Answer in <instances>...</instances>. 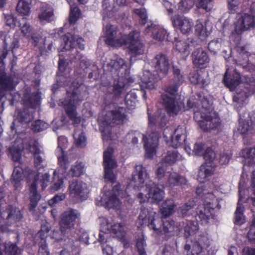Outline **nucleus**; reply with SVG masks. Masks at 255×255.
<instances>
[{"mask_svg": "<svg viewBox=\"0 0 255 255\" xmlns=\"http://www.w3.org/2000/svg\"><path fill=\"white\" fill-rule=\"evenodd\" d=\"M196 192L203 201V204L199 205L197 209V217L203 224L207 223L208 220L213 218L214 210L220 208L219 200L213 194L203 189L202 187H198Z\"/></svg>", "mask_w": 255, "mask_h": 255, "instance_id": "1a4fd4ad", "label": "nucleus"}, {"mask_svg": "<svg viewBox=\"0 0 255 255\" xmlns=\"http://www.w3.org/2000/svg\"><path fill=\"white\" fill-rule=\"evenodd\" d=\"M113 0H103L102 2V14L104 21L108 18H112L119 8L113 4Z\"/></svg>", "mask_w": 255, "mask_h": 255, "instance_id": "7c9ffc66", "label": "nucleus"}, {"mask_svg": "<svg viewBox=\"0 0 255 255\" xmlns=\"http://www.w3.org/2000/svg\"><path fill=\"white\" fill-rule=\"evenodd\" d=\"M215 167V165H208L207 163L202 164L199 170L197 180L201 183L204 182L213 174Z\"/></svg>", "mask_w": 255, "mask_h": 255, "instance_id": "473e14b6", "label": "nucleus"}, {"mask_svg": "<svg viewBox=\"0 0 255 255\" xmlns=\"http://www.w3.org/2000/svg\"><path fill=\"white\" fill-rule=\"evenodd\" d=\"M187 181L185 177L180 176L176 172L170 174L167 182V186L172 188L176 186L186 184Z\"/></svg>", "mask_w": 255, "mask_h": 255, "instance_id": "4c0bfd02", "label": "nucleus"}, {"mask_svg": "<svg viewBox=\"0 0 255 255\" xmlns=\"http://www.w3.org/2000/svg\"><path fill=\"white\" fill-rule=\"evenodd\" d=\"M136 99V95L134 92L130 91L128 93L125 97V103L127 108L129 109L134 108L137 102Z\"/></svg>", "mask_w": 255, "mask_h": 255, "instance_id": "de8ad7c7", "label": "nucleus"}, {"mask_svg": "<svg viewBox=\"0 0 255 255\" xmlns=\"http://www.w3.org/2000/svg\"><path fill=\"white\" fill-rule=\"evenodd\" d=\"M5 22L7 25L11 28H14L17 24L16 18L12 14H7L5 16Z\"/></svg>", "mask_w": 255, "mask_h": 255, "instance_id": "69168bd1", "label": "nucleus"}, {"mask_svg": "<svg viewBox=\"0 0 255 255\" xmlns=\"http://www.w3.org/2000/svg\"><path fill=\"white\" fill-rule=\"evenodd\" d=\"M31 42L35 46H39L40 44L44 43V40L39 35H36L34 33L30 36V38H28Z\"/></svg>", "mask_w": 255, "mask_h": 255, "instance_id": "774afa93", "label": "nucleus"}, {"mask_svg": "<svg viewBox=\"0 0 255 255\" xmlns=\"http://www.w3.org/2000/svg\"><path fill=\"white\" fill-rule=\"evenodd\" d=\"M186 133V128L184 126H179L174 130V133L170 134L171 137L170 145L173 147L176 148L181 144V137L184 135Z\"/></svg>", "mask_w": 255, "mask_h": 255, "instance_id": "c9c22d12", "label": "nucleus"}, {"mask_svg": "<svg viewBox=\"0 0 255 255\" xmlns=\"http://www.w3.org/2000/svg\"><path fill=\"white\" fill-rule=\"evenodd\" d=\"M19 26L22 35L27 39L30 38V36L34 33V30L27 20L25 18H23L19 22Z\"/></svg>", "mask_w": 255, "mask_h": 255, "instance_id": "a18cd8bd", "label": "nucleus"}, {"mask_svg": "<svg viewBox=\"0 0 255 255\" xmlns=\"http://www.w3.org/2000/svg\"><path fill=\"white\" fill-rule=\"evenodd\" d=\"M75 144L78 147H83L87 144V138L83 130L76 128L73 134Z\"/></svg>", "mask_w": 255, "mask_h": 255, "instance_id": "ea45409f", "label": "nucleus"}, {"mask_svg": "<svg viewBox=\"0 0 255 255\" xmlns=\"http://www.w3.org/2000/svg\"><path fill=\"white\" fill-rule=\"evenodd\" d=\"M173 72L176 85L168 86L166 88L165 93L162 96L165 109L170 116L177 115L183 107L182 102L177 100L176 94L177 91V87L185 81L184 76L177 66L173 67Z\"/></svg>", "mask_w": 255, "mask_h": 255, "instance_id": "39448f33", "label": "nucleus"}, {"mask_svg": "<svg viewBox=\"0 0 255 255\" xmlns=\"http://www.w3.org/2000/svg\"><path fill=\"white\" fill-rule=\"evenodd\" d=\"M48 127V124L42 121H35L31 126V129L35 132H40L46 129Z\"/></svg>", "mask_w": 255, "mask_h": 255, "instance_id": "5fc2aeb1", "label": "nucleus"}, {"mask_svg": "<svg viewBox=\"0 0 255 255\" xmlns=\"http://www.w3.org/2000/svg\"><path fill=\"white\" fill-rule=\"evenodd\" d=\"M16 85L12 77H0V100L6 92L13 90Z\"/></svg>", "mask_w": 255, "mask_h": 255, "instance_id": "2f4dec72", "label": "nucleus"}, {"mask_svg": "<svg viewBox=\"0 0 255 255\" xmlns=\"http://www.w3.org/2000/svg\"><path fill=\"white\" fill-rule=\"evenodd\" d=\"M182 159V156L179 155L176 150L168 151L166 154L163 156L162 161L164 163L171 165L177 161Z\"/></svg>", "mask_w": 255, "mask_h": 255, "instance_id": "c03bdc74", "label": "nucleus"}, {"mask_svg": "<svg viewBox=\"0 0 255 255\" xmlns=\"http://www.w3.org/2000/svg\"><path fill=\"white\" fill-rule=\"evenodd\" d=\"M221 46V41L219 40H214L210 42L208 44V48L209 50L214 53H216L217 51L220 49Z\"/></svg>", "mask_w": 255, "mask_h": 255, "instance_id": "0e129e2a", "label": "nucleus"}, {"mask_svg": "<svg viewBox=\"0 0 255 255\" xmlns=\"http://www.w3.org/2000/svg\"><path fill=\"white\" fill-rule=\"evenodd\" d=\"M62 40L64 42V45H61L60 47L61 50L62 51L74 50L76 45L79 46L80 49H84V40L77 35L68 33L63 37Z\"/></svg>", "mask_w": 255, "mask_h": 255, "instance_id": "b1692460", "label": "nucleus"}, {"mask_svg": "<svg viewBox=\"0 0 255 255\" xmlns=\"http://www.w3.org/2000/svg\"><path fill=\"white\" fill-rule=\"evenodd\" d=\"M105 113L106 111L103 112L102 115L105 117H100L99 121L103 139L108 140L112 139L111 132L109 130L110 125L112 124H122L126 121L127 117L125 109L123 108H116L106 114Z\"/></svg>", "mask_w": 255, "mask_h": 255, "instance_id": "9d476101", "label": "nucleus"}, {"mask_svg": "<svg viewBox=\"0 0 255 255\" xmlns=\"http://www.w3.org/2000/svg\"><path fill=\"white\" fill-rule=\"evenodd\" d=\"M54 16L53 9L52 6L46 3H42L38 18L40 22H50Z\"/></svg>", "mask_w": 255, "mask_h": 255, "instance_id": "cd10ccee", "label": "nucleus"}, {"mask_svg": "<svg viewBox=\"0 0 255 255\" xmlns=\"http://www.w3.org/2000/svg\"><path fill=\"white\" fill-rule=\"evenodd\" d=\"M198 97L201 106L199 105L197 108L194 107L195 103L189 100L187 104V109L194 108V119L203 130L211 131L214 129L219 130L221 125V120L218 114L211 109L212 100L207 97L203 96L201 93L199 94Z\"/></svg>", "mask_w": 255, "mask_h": 255, "instance_id": "7ed1b4c3", "label": "nucleus"}, {"mask_svg": "<svg viewBox=\"0 0 255 255\" xmlns=\"http://www.w3.org/2000/svg\"><path fill=\"white\" fill-rule=\"evenodd\" d=\"M209 245V240L206 236L201 237L198 241L196 245H195L194 248H198L196 254H198L202 252V249L208 247Z\"/></svg>", "mask_w": 255, "mask_h": 255, "instance_id": "3c124183", "label": "nucleus"}, {"mask_svg": "<svg viewBox=\"0 0 255 255\" xmlns=\"http://www.w3.org/2000/svg\"><path fill=\"white\" fill-rule=\"evenodd\" d=\"M68 190L71 198L75 200H84L88 194L87 184L82 181L73 180L70 182Z\"/></svg>", "mask_w": 255, "mask_h": 255, "instance_id": "412c9836", "label": "nucleus"}, {"mask_svg": "<svg viewBox=\"0 0 255 255\" xmlns=\"http://www.w3.org/2000/svg\"><path fill=\"white\" fill-rule=\"evenodd\" d=\"M174 46L183 59H186L190 53V45L184 40L176 39Z\"/></svg>", "mask_w": 255, "mask_h": 255, "instance_id": "58836bf2", "label": "nucleus"}, {"mask_svg": "<svg viewBox=\"0 0 255 255\" xmlns=\"http://www.w3.org/2000/svg\"><path fill=\"white\" fill-rule=\"evenodd\" d=\"M215 167V165H208L207 163L202 164L199 170L197 180L201 183L204 182L213 174Z\"/></svg>", "mask_w": 255, "mask_h": 255, "instance_id": "72a5a7b5", "label": "nucleus"}, {"mask_svg": "<svg viewBox=\"0 0 255 255\" xmlns=\"http://www.w3.org/2000/svg\"><path fill=\"white\" fill-rule=\"evenodd\" d=\"M130 184L138 191L137 198L140 203L149 200L153 203H158L164 197V191L148 180L146 169L141 165L135 166Z\"/></svg>", "mask_w": 255, "mask_h": 255, "instance_id": "f03ea898", "label": "nucleus"}, {"mask_svg": "<svg viewBox=\"0 0 255 255\" xmlns=\"http://www.w3.org/2000/svg\"><path fill=\"white\" fill-rule=\"evenodd\" d=\"M50 230L48 223L45 222L41 225V229L36 235L37 239L39 240H46Z\"/></svg>", "mask_w": 255, "mask_h": 255, "instance_id": "864d4df0", "label": "nucleus"}, {"mask_svg": "<svg viewBox=\"0 0 255 255\" xmlns=\"http://www.w3.org/2000/svg\"><path fill=\"white\" fill-rule=\"evenodd\" d=\"M85 172L84 164L81 162H76L71 166L69 174L72 176L78 177Z\"/></svg>", "mask_w": 255, "mask_h": 255, "instance_id": "49530a36", "label": "nucleus"}, {"mask_svg": "<svg viewBox=\"0 0 255 255\" xmlns=\"http://www.w3.org/2000/svg\"><path fill=\"white\" fill-rule=\"evenodd\" d=\"M29 150L33 154L35 167L38 169L43 167V153L39 143L35 141H31Z\"/></svg>", "mask_w": 255, "mask_h": 255, "instance_id": "a878e982", "label": "nucleus"}, {"mask_svg": "<svg viewBox=\"0 0 255 255\" xmlns=\"http://www.w3.org/2000/svg\"><path fill=\"white\" fill-rule=\"evenodd\" d=\"M70 88L72 91V92L70 91H67L70 99L62 101L61 104L65 107L69 118L73 121L74 123H78L80 122V118L76 117L75 108L79 102L83 100V98L81 96L78 87L72 85Z\"/></svg>", "mask_w": 255, "mask_h": 255, "instance_id": "4468645a", "label": "nucleus"}, {"mask_svg": "<svg viewBox=\"0 0 255 255\" xmlns=\"http://www.w3.org/2000/svg\"><path fill=\"white\" fill-rule=\"evenodd\" d=\"M232 156V153L230 150H226L220 153L219 158V162L221 165H227L229 163Z\"/></svg>", "mask_w": 255, "mask_h": 255, "instance_id": "6e6d98bb", "label": "nucleus"}, {"mask_svg": "<svg viewBox=\"0 0 255 255\" xmlns=\"http://www.w3.org/2000/svg\"><path fill=\"white\" fill-rule=\"evenodd\" d=\"M240 75L235 69L228 68L224 77V81L231 91L236 89L233 100L237 108L246 104L249 97L255 93V82L243 83L241 82Z\"/></svg>", "mask_w": 255, "mask_h": 255, "instance_id": "20e7f679", "label": "nucleus"}, {"mask_svg": "<svg viewBox=\"0 0 255 255\" xmlns=\"http://www.w3.org/2000/svg\"><path fill=\"white\" fill-rule=\"evenodd\" d=\"M167 170V166L164 163L160 162L157 165V168L155 171V175L158 179H162L165 175Z\"/></svg>", "mask_w": 255, "mask_h": 255, "instance_id": "052dcab7", "label": "nucleus"}, {"mask_svg": "<svg viewBox=\"0 0 255 255\" xmlns=\"http://www.w3.org/2000/svg\"><path fill=\"white\" fill-rule=\"evenodd\" d=\"M203 156L206 160V163H207L208 165L212 164L216 165L213 162L216 157V154L211 148L208 147L206 149Z\"/></svg>", "mask_w": 255, "mask_h": 255, "instance_id": "603ef678", "label": "nucleus"}, {"mask_svg": "<svg viewBox=\"0 0 255 255\" xmlns=\"http://www.w3.org/2000/svg\"><path fill=\"white\" fill-rule=\"evenodd\" d=\"M190 81L195 84H199L202 86H204L207 84L205 83V81L201 77V76L196 72L191 73L189 76Z\"/></svg>", "mask_w": 255, "mask_h": 255, "instance_id": "13d9d810", "label": "nucleus"}, {"mask_svg": "<svg viewBox=\"0 0 255 255\" xmlns=\"http://www.w3.org/2000/svg\"><path fill=\"white\" fill-rule=\"evenodd\" d=\"M103 66L105 71L115 73L120 77L113 89L114 96L118 97L125 91L128 85L130 64H127L123 59L119 58L107 62Z\"/></svg>", "mask_w": 255, "mask_h": 255, "instance_id": "423d86ee", "label": "nucleus"}, {"mask_svg": "<svg viewBox=\"0 0 255 255\" xmlns=\"http://www.w3.org/2000/svg\"><path fill=\"white\" fill-rule=\"evenodd\" d=\"M25 176L27 182L29 185V200L30 201L29 209L32 211L36 207L41 196L37 190L38 183H41L43 190L48 185L50 178L48 173L41 174L36 171H33L29 169L24 170L21 167H15L12 175V182L15 189H18L20 187V181Z\"/></svg>", "mask_w": 255, "mask_h": 255, "instance_id": "f257e3e1", "label": "nucleus"}, {"mask_svg": "<svg viewBox=\"0 0 255 255\" xmlns=\"http://www.w3.org/2000/svg\"><path fill=\"white\" fill-rule=\"evenodd\" d=\"M68 146V141L65 136H60L58 139V147L56 149V155L57 157L60 167L53 172L52 182L50 187L52 192H55L65 187L63 178H66L65 171L67 165L70 163L64 154V150Z\"/></svg>", "mask_w": 255, "mask_h": 255, "instance_id": "0eeeda50", "label": "nucleus"}, {"mask_svg": "<svg viewBox=\"0 0 255 255\" xmlns=\"http://www.w3.org/2000/svg\"><path fill=\"white\" fill-rule=\"evenodd\" d=\"M38 240V239H36V242H38L39 246V255H49V252L48 250L47 244H46V240H40V241Z\"/></svg>", "mask_w": 255, "mask_h": 255, "instance_id": "680f3d73", "label": "nucleus"}, {"mask_svg": "<svg viewBox=\"0 0 255 255\" xmlns=\"http://www.w3.org/2000/svg\"><path fill=\"white\" fill-rule=\"evenodd\" d=\"M17 146L16 144L15 143L12 147L9 148V151L13 160L15 162H19L21 158V152L23 147L22 145L17 148Z\"/></svg>", "mask_w": 255, "mask_h": 255, "instance_id": "8fccbe9b", "label": "nucleus"}, {"mask_svg": "<svg viewBox=\"0 0 255 255\" xmlns=\"http://www.w3.org/2000/svg\"><path fill=\"white\" fill-rule=\"evenodd\" d=\"M175 205L172 199H169L164 202L160 209L161 213L164 218H166L173 213Z\"/></svg>", "mask_w": 255, "mask_h": 255, "instance_id": "79ce46f5", "label": "nucleus"}, {"mask_svg": "<svg viewBox=\"0 0 255 255\" xmlns=\"http://www.w3.org/2000/svg\"><path fill=\"white\" fill-rule=\"evenodd\" d=\"M149 117V125L150 127H152L155 124V121L160 122L164 118L165 116L162 115L161 110L158 112L156 115V118L148 116Z\"/></svg>", "mask_w": 255, "mask_h": 255, "instance_id": "338daca9", "label": "nucleus"}, {"mask_svg": "<svg viewBox=\"0 0 255 255\" xmlns=\"http://www.w3.org/2000/svg\"><path fill=\"white\" fill-rule=\"evenodd\" d=\"M247 174L245 172V167L244 168L243 174L241 176L239 183V199L237 207L235 212L234 223L235 225L241 226L246 222V217L244 214V207L241 203L245 198L246 190L245 188L246 187V179Z\"/></svg>", "mask_w": 255, "mask_h": 255, "instance_id": "2eb2a0df", "label": "nucleus"}, {"mask_svg": "<svg viewBox=\"0 0 255 255\" xmlns=\"http://www.w3.org/2000/svg\"><path fill=\"white\" fill-rule=\"evenodd\" d=\"M194 3L195 0H181L178 3V10L187 12L192 8ZM195 4L197 8L206 12L210 11L213 6L212 0H197Z\"/></svg>", "mask_w": 255, "mask_h": 255, "instance_id": "aec40b11", "label": "nucleus"}, {"mask_svg": "<svg viewBox=\"0 0 255 255\" xmlns=\"http://www.w3.org/2000/svg\"><path fill=\"white\" fill-rule=\"evenodd\" d=\"M126 43L123 45H126L131 55V57H136L143 55L144 53V45L140 40V34L136 31L130 32L128 36H126Z\"/></svg>", "mask_w": 255, "mask_h": 255, "instance_id": "f3484780", "label": "nucleus"}, {"mask_svg": "<svg viewBox=\"0 0 255 255\" xmlns=\"http://www.w3.org/2000/svg\"><path fill=\"white\" fill-rule=\"evenodd\" d=\"M163 4L168 12V16L170 17L173 25L175 29L180 30L183 34L189 33L192 30L194 22L191 19L183 15L173 16L176 11L181 12L178 10V8H177L174 4L167 0H164Z\"/></svg>", "mask_w": 255, "mask_h": 255, "instance_id": "f8f14e48", "label": "nucleus"}, {"mask_svg": "<svg viewBox=\"0 0 255 255\" xmlns=\"http://www.w3.org/2000/svg\"><path fill=\"white\" fill-rule=\"evenodd\" d=\"M121 187V185L118 184L112 190L108 191L107 190L106 187H104L101 199V204L108 209H119L121 207V202L117 198V195H118L122 198L128 196L125 191L120 190Z\"/></svg>", "mask_w": 255, "mask_h": 255, "instance_id": "ddd939ff", "label": "nucleus"}, {"mask_svg": "<svg viewBox=\"0 0 255 255\" xmlns=\"http://www.w3.org/2000/svg\"><path fill=\"white\" fill-rule=\"evenodd\" d=\"M79 217V214L76 210L70 209L66 211L63 214L60 222L62 233L70 231Z\"/></svg>", "mask_w": 255, "mask_h": 255, "instance_id": "4be33fe9", "label": "nucleus"}, {"mask_svg": "<svg viewBox=\"0 0 255 255\" xmlns=\"http://www.w3.org/2000/svg\"><path fill=\"white\" fill-rule=\"evenodd\" d=\"M70 13L69 16V22L74 24L80 17L81 12L79 8L72 5V1H70Z\"/></svg>", "mask_w": 255, "mask_h": 255, "instance_id": "09e8293b", "label": "nucleus"}, {"mask_svg": "<svg viewBox=\"0 0 255 255\" xmlns=\"http://www.w3.org/2000/svg\"><path fill=\"white\" fill-rule=\"evenodd\" d=\"M240 155L246 159L255 158V147L245 148L240 152Z\"/></svg>", "mask_w": 255, "mask_h": 255, "instance_id": "bf43d9fd", "label": "nucleus"}, {"mask_svg": "<svg viewBox=\"0 0 255 255\" xmlns=\"http://www.w3.org/2000/svg\"><path fill=\"white\" fill-rule=\"evenodd\" d=\"M195 28L197 34L202 40H205L211 31V26L206 21L197 20Z\"/></svg>", "mask_w": 255, "mask_h": 255, "instance_id": "c85d7f7f", "label": "nucleus"}, {"mask_svg": "<svg viewBox=\"0 0 255 255\" xmlns=\"http://www.w3.org/2000/svg\"><path fill=\"white\" fill-rule=\"evenodd\" d=\"M255 25V18L248 14L244 13L235 23L230 38L232 39L239 38L244 31L254 27Z\"/></svg>", "mask_w": 255, "mask_h": 255, "instance_id": "a211bd4d", "label": "nucleus"}, {"mask_svg": "<svg viewBox=\"0 0 255 255\" xmlns=\"http://www.w3.org/2000/svg\"><path fill=\"white\" fill-rule=\"evenodd\" d=\"M100 230L99 241L102 244L107 242L110 234L123 239L126 235V227L124 223H117L111 218H99Z\"/></svg>", "mask_w": 255, "mask_h": 255, "instance_id": "9b49d317", "label": "nucleus"}, {"mask_svg": "<svg viewBox=\"0 0 255 255\" xmlns=\"http://www.w3.org/2000/svg\"><path fill=\"white\" fill-rule=\"evenodd\" d=\"M69 232V231H67L66 232L62 233L61 229L60 230H54L52 232L51 238L57 242H59L62 240H65V237L69 238V235H68Z\"/></svg>", "mask_w": 255, "mask_h": 255, "instance_id": "4d7b16f0", "label": "nucleus"}, {"mask_svg": "<svg viewBox=\"0 0 255 255\" xmlns=\"http://www.w3.org/2000/svg\"><path fill=\"white\" fill-rule=\"evenodd\" d=\"M142 88H145L150 90L155 88V84L157 78L153 75L149 70L143 71V75L141 78Z\"/></svg>", "mask_w": 255, "mask_h": 255, "instance_id": "f704fd0d", "label": "nucleus"}, {"mask_svg": "<svg viewBox=\"0 0 255 255\" xmlns=\"http://www.w3.org/2000/svg\"><path fill=\"white\" fill-rule=\"evenodd\" d=\"M31 1L29 0H19L16 10L21 15L28 16L31 13Z\"/></svg>", "mask_w": 255, "mask_h": 255, "instance_id": "37998d69", "label": "nucleus"}, {"mask_svg": "<svg viewBox=\"0 0 255 255\" xmlns=\"http://www.w3.org/2000/svg\"><path fill=\"white\" fill-rule=\"evenodd\" d=\"M137 224L141 226H148L149 229L153 230L158 235L171 233L175 229L173 222H166L163 224L161 230L162 220L152 209H142Z\"/></svg>", "mask_w": 255, "mask_h": 255, "instance_id": "6e6552de", "label": "nucleus"}, {"mask_svg": "<svg viewBox=\"0 0 255 255\" xmlns=\"http://www.w3.org/2000/svg\"><path fill=\"white\" fill-rule=\"evenodd\" d=\"M134 12L141 19L142 24H145L147 20V13L145 8L141 7L134 9Z\"/></svg>", "mask_w": 255, "mask_h": 255, "instance_id": "e2e57ef3", "label": "nucleus"}, {"mask_svg": "<svg viewBox=\"0 0 255 255\" xmlns=\"http://www.w3.org/2000/svg\"><path fill=\"white\" fill-rule=\"evenodd\" d=\"M238 130L245 138L246 136H251L254 133V130L249 121H246L240 118Z\"/></svg>", "mask_w": 255, "mask_h": 255, "instance_id": "e433bc0d", "label": "nucleus"}, {"mask_svg": "<svg viewBox=\"0 0 255 255\" xmlns=\"http://www.w3.org/2000/svg\"><path fill=\"white\" fill-rule=\"evenodd\" d=\"M146 34L151 33V36L153 39L158 41L167 39L168 34L167 31L159 25L151 23L148 24L145 30Z\"/></svg>", "mask_w": 255, "mask_h": 255, "instance_id": "bb28decb", "label": "nucleus"}, {"mask_svg": "<svg viewBox=\"0 0 255 255\" xmlns=\"http://www.w3.org/2000/svg\"><path fill=\"white\" fill-rule=\"evenodd\" d=\"M103 33L106 43L110 46L120 47L127 42L125 40L126 35L121 36V33H118L117 26L107 23L106 20L104 23Z\"/></svg>", "mask_w": 255, "mask_h": 255, "instance_id": "dca6fc26", "label": "nucleus"}, {"mask_svg": "<svg viewBox=\"0 0 255 255\" xmlns=\"http://www.w3.org/2000/svg\"><path fill=\"white\" fill-rule=\"evenodd\" d=\"M151 64L160 78L167 74L170 66L169 59L163 54L156 55L152 60Z\"/></svg>", "mask_w": 255, "mask_h": 255, "instance_id": "5701e85b", "label": "nucleus"}, {"mask_svg": "<svg viewBox=\"0 0 255 255\" xmlns=\"http://www.w3.org/2000/svg\"><path fill=\"white\" fill-rule=\"evenodd\" d=\"M192 56L193 64L197 67L202 68L206 66L209 61L206 52L202 49H198L194 51Z\"/></svg>", "mask_w": 255, "mask_h": 255, "instance_id": "c756f323", "label": "nucleus"}, {"mask_svg": "<svg viewBox=\"0 0 255 255\" xmlns=\"http://www.w3.org/2000/svg\"><path fill=\"white\" fill-rule=\"evenodd\" d=\"M184 236L186 238L195 234L199 230L197 221H187L184 224Z\"/></svg>", "mask_w": 255, "mask_h": 255, "instance_id": "a19ab883", "label": "nucleus"}, {"mask_svg": "<svg viewBox=\"0 0 255 255\" xmlns=\"http://www.w3.org/2000/svg\"><path fill=\"white\" fill-rule=\"evenodd\" d=\"M158 134L153 132L148 137L143 135L144 147L145 149V155L147 157H152L156 152V148L158 144Z\"/></svg>", "mask_w": 255, "mask_h": 255, "instance_id": "393cba45", "label": "nucleus"}, {"mask_svg": "<svg viewBox=\"0 0 255 255\" xmlns=\"http://www.w3.org/2000/svg\"><path fill=\"white\" fill-rule=\"evenodd\" d=\"M113 149L109 147L104 152L103 159L105 171V179L111 182H114L116 176L114 173L113 169L117 167V163L113 157Z\"/></svg>", "mask_w": 255, "mask_h": 255, "instance_id": "6ab92c4d", "label": "nucleus"}]
</instances>
